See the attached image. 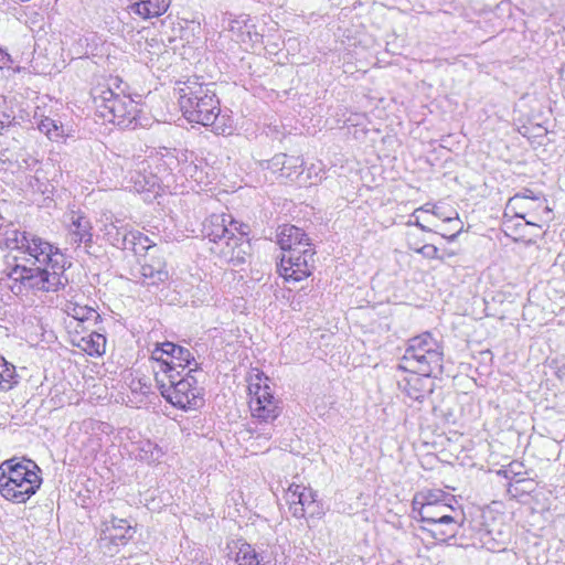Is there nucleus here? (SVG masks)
<instances>
[{
  "mask_svg": "<svg viewBox=\"0 0 565 565\" xmlns=\"http://www.w3.org/2000/svg\"><path fill=\"white\" fill-rule=\"evenodd\" d=\"M125 249H128V242L125 239Z\"/></svg>",
  "mask_w": 565,
  "mask_h": 565,
  "instance_id": "nucleus-44",
  "label": "nucleus"
},
{
  "mask_svg": "<svg viewBox=\"0 0 565 565\" xmlns=\"http://www.w3.org/2000/svg\"><path fill=\"white\" fill-rule=\"evenodd\" d=\"M167 9V0H143V20L160 17Z\"/></svg>",
  "mask_w": 565,
  "mask_h": 565,
  "instance_id": "nucleus-25",
  "label": "nucleus"
},
{
  "mask_svg": "<svg viewBox=\"0 0 565 565\" xmlns=\"http://www.w3.org/2000/svg\"><path fill=\"white\" fill-rule=\"evenodd\" d=\"M13 120V116L9 107L7 106L6 97L0 98V130L4 127L10 126Z\"/></svg>",
  "mask_w": 565,
  "mask_h": 565,
  "instance_id": "nucleus-29",
  "label": "nucleus"
},
{
  "mask_svg": "<svg viewBox=\"0 0 565 565\" xmlns=\"http://www.w3.org/2000/svg\"><path fill=\"white\" fill-rule=\"evenodd\" d=\"M154 398H158V396L154 393L146 394L143 392V405L153 403Z\"/></svg>",
  "mask_w": 565,
  "mask_h": 565,
  "instance_id": "nucleus-32",
  "label": "nucleus"
},
{
  "mask_svg": "<svg viewBox=\"0 0 565 565\" xmlns=\"http://www.w3.org/2000/svg\"><path fill=\"white\" fill-rule=\"evenodd\" d=\"M88 322H67V329L71 337V343L73 344V338L75 334H78L79 337H86L87 333H89L92 330H88V327L86 326Z\"/></svg>",
  "mask_w": 565,
  "mask_h": 565,
  "instance_id": "nucleus-28",
  "label": "nucleus"
},
{
  "mask_svg": "<svg viewBox=\"0 0 565 565\" xmlns=\"http://www.w3.org/2000/svg\"><path fill=\"white\" fill-rule=\"evenodd\" d=\"M302 167L303 159L301 157L286 153L275 154L264 163V169L277 174V178L281 180H295L302 173Z\"/></svg>",
  "mask_w": 565,
  "mask_h": 565,
  "instance_id": "nucleus-13",
  "label": "nucleus"
},
{
  "mask_svg": "<svg viewBox=\"0 0 565 565\" xmlns=\"http://www.w3.org/2000/svg\"><path fill=\"white\" fill-rule=\"evenodd\" d=\"M278 244L282 253H288L294 249H303L311 247L309 238L306 233L295 225H284L278 233Z\"/></svg>",
  "mask_w": 565,
  "mask_h": 565,
  "instance_id": "nucleus-15",
  "label": "nucleus"
},
{
  "mask_svg": "<svg viewBox=\"0 0 565 565\" xmlns=\"http://www.w3.org/2000/svg\"><path fill=\"white\" fill-rule=\"evenodd\" d=\"M131 393H132V394H137V388H136V387H132V388H131Z\"/></svg>",
  "mask_w": 565,
  "mask_h": 565,
  "instance_id": "nucleus-42",
  "label": "nucleus"
},
{
  "mask_svg": "<svg viewBox=\"0 0 565 565\" xmlns=\"http://www.w3.org/2000/svg\"><path fill=\"white\" fill-rule=\"evenodd\" d=\"M238 41L241 42H245L244 38H243V34L238 35Z\"/></svg>",
  "mask_w": 565,
  "mask_h": 565,
  "instance_id": "nucleus-41",
  "label": "nucleus"
},
{
  "mask_svg": "<svg viewBox=\"0 0 565 565\" xmlns=\"http://www.w3.org/2000/svg\"><path fill=\"white\" fill-rule=\"evenodd\" d=\"M157 184H158V179L153 178V180L150 183L151 188H154Z\"/></svg>",
  "mask_w": 565,
  "mask_h": 565,
  "instance_id": "nucleus-39",
  "label": "nucleus"
},
{
  "mask_svg": "<svg viewBox=\"0 0 565 565\" xmlns=\"http://www.w3.org/2000/svg\"><path fill=\"white\" fill-rule=\"evenodd\" d=\"M143 459L148 461H156L162 456V450L157 444L147 440L143 441Z\"/></svg>",
  "mask_w": 565,
  "mask_h": 565,
  "instance_id": "nucleus-27",
  "label": "nucleus"
},
{
  "mask_svg": "<svg viewBox=\"0 0 565 565\" xmlns=\"http://www.w3.org/2000/svg\"><path fill=\"white\" fill-rule=\"evenodd\" d=\"M430 206H431V205H430L429 203L425 204L424 206H422V207L417 209V210L413 213V215H412V216H416L417 212H419V211H426V212H429V211H430ZM431 212H433V213H435L433 210H431Z\"/></svg>",
  "mask_w": 565,
  "mask_h": 565,
  "instance_id": "nucleus-34",
  "label": "nucleus"
},
{
  "mask_svg": "<svg viewBox=\"0 0 565 565\" xmlns=\"http://www.w3.org/2000/svg\"><path fill=\"white\" fill-rule=\"evenodd\" d=\"M148 350L151 352L149 362L158 364L160 376L168 374L181 375L186 367L189 369L186 373L191 374L199 367L193 353L189 349L172 342H163L161 345L156 342L154 349L148 348Z\"/></svg>",
  "mask_w": 565,
  "mask_h": 565,
  "instance_id": "nucleus-9",
  "label": "nucleus"
},
{
  "mask_svg": "<svg viewBox=\"0 0 565 565\" xmlns=\"http://www.w3.org/2000/svg\"><path fill=\"white\" fill-rule=\"evenodd\" d=\"M97 111L105 120L122 127L137 128L138 109L134 100L114 93L109 87L93 92Z\"/></svg>",
  "mask_w": 565,
  "mask_h": 565,
  "instance_id": "nucleus-8",
  "label": "nucleus"
},
{
  "mask_svg": "<svg viewBox=\"0 0 565 565\" xmlns=\"http://www.w3.org/2000/svg\"><path fill=\"white\" fill-rule=\"evenodd\" d=\"M443 349L430 332H424L408 340L398 367L405 372L436 375L443 370Z\"/></svg>",
  "mask_w": 565,
  "mask_h": 565,
  "instance_id": "nucleus-5",
  "label": "nucleus"
},
{
  "mask_svg": "<svg viewBox=\"0 0 565 565\" xmlns=\"http://www.w3.org/2000/svg\"><path fill=\"white\" fill-rule=\"evenodd\" d=\"M239 22L238 21H235L232 26H231V30L234 32L236 30V25H238Z\"/></svg>",
  "mask_w": 565,
  "mask_h": 565,
  "instance_id": "nucleus-40",
  "label": "nucleus"
},
{
  "mask_svg": "<svg viewBox=\"0 0 565 565\" xmlns=\"http://www.w3.org/2000/svg\"><path fill=\"white\" fill-rule=\"evenodd\" d=\"M38 128L52 141H58L64 138L63 125H57L55 120L49 117L41 119L38 124Z\"/></svg>",
  "mask_w": 565,
  "mask_h": 565,
  "instance_id": "nucleus-23",
  "label": "nucleus"
},
{
  "mask_svg": "<svg viewBox=\"0 0 565 565\" xmlns=\"http://www.w3.org/2000/svg\"><path fill=\"white\" fill-rule=\"evenodd\" d=\"M180 109L189 122L205 127L215 124L221 113L214 84L203 83L198 76L175 83Z\"/></svg>",
  "mask_w": 565,
  "mask_h": 565,
  "instance_id": "nucleus-2",
  "label": "nucleus"
},
{
  "mask_svg": "<svg viewBox=\"0 0 565 565\" xmlns=\"http://www.w3.org/2000/svg\"><path fill=\"white\" fill-rule=\"evenodd\" d=\"M408 373V375L398 380V387L411 399L422 402L433 392V375H425L419 372Z\"/></svg>",
  "mask_w": 565,
  "mask_h": 565,
  "instance_id": "nucleus-14",
  "label": "nucleus"
},
{
  "mask_svg": "<svg viewBox=\"0 0 565 565\" xmlns=\"http://www.w3.org/2000/svg\"><path fill=\"white\" fill-rule=\"evenodd\" d=\"M323 509L321 503L317 500V493L307 487L301 490V501L298 505H292V515L297 519L301 518H321Z\"/></svg>",
  "mask_w": 565,
  "mask_h": 565,
  "instance_id": "nucleus-17",
  "label": "nucleus"
},
{
  "mask_svg": "<svg viewBox=\"0 0 565 565\" xmlns=\"http://www.w3.org/2000/svg\"><path fill=\"white\" fill-rule=\"evenodd\" d=\"M214 131H215V132H217V134H220V131H218V127H214Z\"/></svg>",
  "mask_w": 565,
  "mask_h": 565,
  "instance_id": "nucleus-45",
  "label": "nucleus"
},
{
  "mask_svg": "<svg viewBox=\"0 0 565 565\" xmlns=\"http://www.w3.org/2000/svg\"><path fill=\"white\" fill-rule=\"evenodd\" d=\"M271 437V433L267 431L265 434H258L256 438H264L265 440H268Z\"/></svg>",
  "mask_w": 565,
  "mask_h": 565,
  "instance_id": "nucleus-36",
  "label": "nucleus"
},
{
  "mask_svg": "<svg viewBox=\"0 0 565 565\" xmlns=\"http://www.w3.org/2000/svg\"><path fill=\"white\" fill-rule=\"evenodd\" d=\"M93 238L90 221L79 212L70 214L68 239L72 244L79 246L90 244Z\"/></svg>",
  "mask_w": 565,
  "mask_h": 565,
  "instance_id": "nucleus-16",
  "label": "nucleus"
},
{
  "mask_svg": "<svg viewBox=\"0 0 565 565\" xmlns=\"http://www.w3.org/2000/svg\"><path fill=\"white\" fill-rule=\"evenodd\" d=\"M41 469L32 460L10 459L0 466V494L12 503H25L42 484Z\"/></svg>",
  "mask_w": 565,
  "mask_h": 565,
  "instance_id": "nucleus-4",
  "label": "nucleus"
},
{
  "mask_svg": "<svg viewBox=\"0 0 565 565\" xmlns=\"http://www.w3.org/2000/svg\"><path fill=\"white\" fill-rule=\"evenodd\" d=\"M514 466H521V465L520 463H510L511 471L514 472L515 475H519L520 472L513 470Z\"/></svg>",
  "mask_w": 565,
  "mask_h": 565,
  "instance_id": "nucleus-38",
  "label": "nucleus"
},
{
  "mask_svg": "<svg viewBox=\"0 0 565 565\" xmlns=\"http://www.w3.org/2000/svg\"><path fill=\"white\" fill-rule=\"evenodd\" d=\"M65 311L68 316L67 322L76 321L95 323L97 318L99 317L96 310H94L93 308L87 306H79L77 303L67 305Z\"/></svg>",
  "mask_w": 565,
  "mask_h": 565,
  "instance_id": "nucleus-22",
  "label": "nucleus"
},
{
  "mask_svg": "<svg viewBox=\"0 0 565 565\" xmlns=\"http://www.w3.org/2000/svg\"><path fill=\"white\" fill-rule=\"evenodd\" d=\"M445 502H456L455 497L440 489L423 490L416 493L413 499V512L418 511V508L437 505Z\"/></svg>",
  "mask_w": 565,
  "mask_h": 565,
  "instance_id": "nucleus-19",
  "label": "nucleus"
},
{
  "mask_svg": "<svg viewBox=\"0 0 565 565\" xmlns=\"http://www.w3.org/2000/svg\"><path fill=\"white\" fill-rule=\"evenodd\" d=\"M2 245L15 252L8 258L4 274L13 294L23 290L57 291L68 282L65 256L42 237L17 228L7 230Z\"/></svg>",
  "mask_w": 565,
  "mask_h": 565,
  "instance_id": "nucleus-1",
  "label": "nucleus"
},
{
  "mask_svg": "<svg viewBox=\"0 0 565 565\" xmlns=\"http://www.w3.org/2000/svg\"><path fill=\"white\" fill-rule=\"evenodd\" d=\"M201 565H209V564H201Z\"/></svg>",
  "mask_w": 565,
  "mask_h": 565,
  "instance_id": "nucleus-47",
  "label": "nucleus"
},
{
  "mask_svg": "<svg viewBox=\"0 0 565 565\" xmlns=\"http://www.w3.org/2000/svg\"><path fill=\"white\" fill-rule=\"evenodd\" d=\"M415 217H416V220H415L414 224H415L416 226H418L422 231H429L425 225H423V224L418 221V217H417V216H415Z\"/></svg>",
  "mask_w": 565,
  "mask_h": 565,
  "instance_id": "nucleus-35",
  "label": "nucleus"
},
{
  "mask_svg": "<svg viewBox=\"0 0 565 565\" xmlns=\"http://www.w3.org/2000/svg\"><path fill=\"white\" fill-rule=\"evenodd\" d=\"M238 232V224L231 215L212 214L202 224V233L210 242L215 244L211 250L217 254L224 262L238 266L247 258L248 243Z\"/></svg>",
  "mask_w": 565,
  "mask_h": 565,
  "instance_id": "nucleus-3",
  "label": "nucleus"
},
{
  "mask_svg": "<svg viewBox=\"0 0 565 565\" xmlns=\"http://www.w3.org/2000/svg\"><path fill=\"white\" fill-rule=\"evenodd\" d=\"M415 250L429 259L438 257V248L433 244H425L424 246L416 248Z\"/></svg>",
  "mask_w": 565,
  "mask_h": 565,
  "instance_id": "nucleus-30",
  "label": "nucleus"
},
{
  "mask_svg": "<svg viewBox=\"0 0 565 565\" xmlns=\"http://www.w3.org/2000/svg\"><path fill=\"white\" fill-rule=\"evenodd\" d=\"M146 249H147L146 256H149V250L151 249V247L149 246Z\"/></svg>",
  "mask_w": 565,
  "mask_h": 565,
  "instance_id": "nucleus-43",
  "label": "nucleus"
},
{
  "mask_svg": "<svg viewBox=\"0 0 565 565\" xmlns=\"http://www.w3.org/2000/svg\"><path fill=\"white\" fill-rule=\"evenodd\" d=\"M169 278L163 259L157 258L151 264H143V287H158Z\"/></svg>",
  "mask_w": 565,
  "mask_h": 565,
  "instance_id": "nucleus-20",
  "label": "nucleus"
},
{
  "mask_svg": "<svg viewBox=\"0 0 565 565\" xmlns=\"http://www.w3.org/2000/svg\"><path fill=\"white\" fill-rule=\"evenodd\" d=\"M315 250L312 247L282 253L279 273L286 281H300L311 275Z\"/></svg>",
  "mask_w": 565,
  "mask_h": 565,
  "instance_id": "nucleus-11",
  "label": "nucleus"
},
{
  "mask_svg": "<svg viewBox=\"0 0 565 565\" xmlns=\"http://www.w3.org/2000/svg\"><path fill=\"white\" fill-rule=\"evenodd\" d=\"M8 156L6 154V152H2L1 153V157H0V161L4 162L6 160H8Z\"/></svg>",
  "mask_w": 565,
  "mask_h": 565,
  "instance_id": "nucleus-37",
  "label": "nucleus"
},
{
  "mask_svg": "<svg viewBox=\"0 0 565 565\" xmlns=\"http://www.w3.org/2000/svg\"><path fill=\"white\" fill-rule=\"evenodd\" d=\"M73 345L86 352L92 356H100L105 353L106 337L99 332L92 330L86 337L75 334Z\"/></svg>",
  "mask_w": 565,
  "mask_h": 565,
  "instance_id": "nucleus-18",
  "label": "nucleus"
},
{
  "mask_svg": "<svg viewBox=\"0 0 565 565\" xmlns=\"http://www.w3.org/2000/svg\"><path fill=\"white\" fill-rule=\"evenodd\" d=\"M235 546H238V551L235 555V562L237 565H260L255 550L247 543L234 542Z\"/></svg>",
  "mask_w": 565,
  "mask_h": 565,
  "instance_id": "nucleus-24",
  "label": "nucleus"
},
{
  "mask_svg": "<svg viewBox=\"0 0 565 565\" xmlns=\"http://www.w3.org/2000/svg\"><path fill=\"white\" fill-rule=\"evenodd\" d=\"M3 97V95H0V98Z\"/></svg>",
  "mask_w": 565,
  "mask_h": 565,
  "instance_id": "nucleus-46",
  "label": "nucleus"
},
{
  "mask_svg": "<svg viewBox=\"0 0 565 565\" xmlns=\"http://www.w3.org/2000/svg\"><path fill=\"white\" fill-rule=\"evenodd\" d=\"M305 486L301 484H290L286 492V500L289 504V510L292 513V505H298V502L301 501V490H303Z\"/></svg>",
  "mask_w": 565,
  "mask_h": 565,
  "instance_id": "nucleus-26",
  "label": "nucleus"
},
{
  "mask_svg": "<svg viewBox=\"0 0 565 565\" xmlns=\"http://www.w3.org/2000/svg\"><path fill=\"white\" fill-rule=\"evenodd\" d=\"M452 503L427 505L426 508H418V511L415 512L425 524L423 530L427 531L435 540L445 542L452 539L461 526L462 512Z\"/></svg>",
  "mask_w": 565,
  "mask_h": 565,
  "instance_id": "nucleus-7",
  "label": "nucleus"
},
{
  "mask_svg": "<svg viewBox=\"0 0 565 565\" xmlns=\"http://www.w3.org/2000/svg\"><path fill=\"white\" fill-rule=\"evenodd\" d=\"M19 383L15 366L0 354V392H8Z\"/></svg>",
  "mask_w": 565,
  "mask_h": 565,
  "instance_id": "nucleus-21",
  "label": "nucleus"
},
{
  "mask_svg": "<svg viewBox=\"0 0 565 565\" xmlns=\"http://www.w3.org/2000/svg\"><path fill=\"white\" fill-rule=\"evenodd\" d=\"M269 382L270 380L264 373L257 371L250 376L248 385L252 416L264 423L275 420L280 414L279 401L274 396Z\"/></svg>",
  "mask_w": 565,
  "mask_h": 565,
  "instance_id": "nucleus-10",
  "label": "nucleus"
},
{
  "mask_svg": "<svg viewBox=\"0 0 565 565\" xmlns=\"http://www.w3.org/2000/svg\"><path fill=\"white\" fill-rule=\"evenodd\" d=\"M130 3L127 4V10L129 13H134L137 15H141V0H129Z\"/></svg>",
  "mask_w": 565,
  "mask_h": 565,
  "instance_id": "nucleus-31",
  "label": "nucleus"
},
{
  "mask_svg": "<svg viewBox=\"0 0 565 565\" xmlns=\"http://www.w3.org/2000/svg\"><path fill=\"white\" fill-rule=\"evenodd\" d=\"M154 380L160 394L173 406L181 409H195L201 404V390L198 387L196 379L190 374L175 375L168 374L160 376L156 366L152 365Z\"/></svg>",
  "mask_w": 565,
  "mask_h": 565,
  "instance_id": "nucleus-6",
  "label": "nucleus"
},
{
  "mask_svg": "<svg viewBox=\"0 0 565 565\" xmlns=\"http://www.w3.org/2000/svg\"><path fill=\"white\" fill-rule=\"evenodd\" d=\"M546 199L541 193H535L531 189H523L514 196L510 198L505 211L513 213L516 217L526 221V224L534 225L532 221H527L526 216L530 214L550 213Z\"/></svg>",
  "mask_w": 565,
  "mask_h": 565,
  "instance_id": "nucleus-12",
  "label": "nucleus"
},
{
  "mask_svg": "<svg viewBox=\"0 0 565 565\" xmlns=\"http://www.w3.org/2000/svg\"><path fill=\"white\" fill-rule=\"evenodd\" d=\"M8 58L9 55L0 49V68H2L3 65H6Z\"/></svg>",
  "mask_w": 565,
  "mask_h": 565,
  "instance_id": "nucleus-33",
  "label": "nucleus"
}]
</instances>
